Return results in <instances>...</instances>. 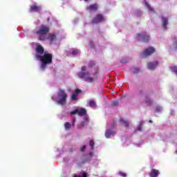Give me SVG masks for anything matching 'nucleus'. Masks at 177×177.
I'll return each mask as SVG.
<instances>
[{
	"instance_id": "nucleus-1",
	"label": "nucleus",
	"mask_w": 177,
	"mask_h": 177,
	"mask_svg": "<svg viewBox=\"0 0 177 177\" xmlns=\"http://www.w3.org/2000/svg\"><path fill=\"white\" fill-rule=\"evenodd\" d=\"M50 31V28H49V26L46 25H41L40 26L37 27L34 30L33 34L37 36V39L39 41H46V39H47L48 42H50V44H52V42L57 41V36L55 32L48 34ZM46 35H48V37H46Z\"/></svg>"
},
{
	"instance_id": "nucleus-2",
	"label": "nucleus",
	"mask_w": 177,
	"mask_h": 177,
	"mask_svg": "<svg viewBox=\"0 0 177 177\" xmlns=\"http://www.w3.org/2000/svg\"><path fill=\"white\" fill-rule=\"evenodd\" d=\"M35 57L37 60H40V62H41V68L44 71L46 68L48 64H52L53 55L46 53L42 55H35Z\"/></svg>"
},
{
	"instance_id": "nucleus-3",
	"label": "nucleus",
	"mask_w": 177,
	"mask_h": 177,
	"mask_svg": "<svg viewBox=\"0 0 177 177\" xmlns=\"http://www.w3.org/2000/svg\"><path fill=\"white\" fill-rule=\"evenodd\" d=\"M87 68L86 66H82L81 67V72L77 73L79 78L81 80H84L88 84H92V82H95L96 79L92 76H91V73L88 71H86Z\"/></svg>"
},
{
	"instance_id": "nucleus-4",
	"label": "nucleus",
	"mask_w": 177,
	"mask_h": 177,
	"mask_svg": "<svg viewBox=\"0 0 177 177\" xmlns=\"http://www.w3.org/2000/svg\"><path fill=\"white\" fill-rule=\"evenodd\" d=\"M58 93V100H57V104H60V106H66L67 103V93L64 91V90L59 88Z\"/></svg>"
},
{
	"instance_id": "nucleus-5",
	"label": "nucleus",
	"mask_w": 177,
	"mask_h": 177,
	"mask_svg": "<svg viewBox=\"0 0 177 177\" xmlns=\"http://www.w3.org/2000/svg\"><path fill=\"white\" fill-rule=\"evenodd\" d=\"M88 68H93L94 71L92 73L93 77H96V75L99 74V71H100L99 66L96 65V61L95 60H91L88 63Z\"/></svg>"
},
{
	"instance_id": "nucleus-6",
	"label": "nucleus",
	"mask_w": 177,
	"mask_h": 177,
	"mask_svg": "<svg viewBox=\"0 0 177 177\" xmlns=\"http://www.w3.org/2000/svg\"><path fill=\"white\" fill-rule=\"evenodd\" d=\"M156 52V48L153 46H149L147 48H145L142 53L140 54V57L142 59H145L147 57V56H150L151 55H153Z\"/></svg>"
},
{
	"instance_id": "nucleus-7",
	"label": "nucleus",
	"mask_w": 177,
	"mask_h": 177,
	"mask_svg": "<svg viewBox=\"0 0 177 177\" xmlns=\"http://www.w3.org/2000/svg\"><path fill=\"white\" fill-rule=\"evenodd\" d=\"M137 39L138 41H142V42L147 43L150 41V35L146 32H142L137 35Z\"/></svg>"
},
{
	"instance_id": "nucleus-8",
	"label": "nucleus",
	"mask_w": 177,
	"mask_h": 177,
	"mask_svg": "<svg viewBox=\"0 0 177 177\" xmlns=\"http://www.w3.org/2000/svg\"><path fill=\"white\" fill-rule=\"evenodd\" d=\"M103 21H104V17L102 14H97L95 17L91 20L92 24H99Z\"/></svg>"
},
{
	"instance_id": "nucleus-9",
	"label": "nucleus",
	"mask_w": 177,
	"mask_h": 177,
	"mask_svg": "<svg viewBox=\"0 0 177 177\" xmlns=\"http://www.w3.org/2000/svg\"><path fill=\"white\" fill-rule=\"evenodd\" d=\"M97 9H99V5L97 3L91 4L86 7V10H89V12H97Z\"/></svg>"
},
{
	"instance_id": "nucleus-10",
	"label": "nucleus",
	"mask_w": 177,
	"mask_h": 177,
	"mask_svg": "<svg viewBox=\"0 0 177 177\" xmlns=\"http://www.w3.org/2000/svg\"><path fill=\"white\" fill-rule=\"evenodd\" d=\"M36 55L39 56H42L45 53V48H44L41 45H38L36 48Z\"/></svg>"
},
{
	"instance_id": "nucleus-11",
	"label": "nucleus",
	"mask_w": 177,
	"mask_h": 177,
	"mask_svg": "<svg viewBox=\"0 0 177 177\" xmlns=\"http://www.w3.org/2000/svg\"><path fill=\"white\" fill-rule=\"evenodd\" d=\"M158 66V61H154L153 62H149L147 67L149 70H156V68Z\"/></svg>"
},
{
	"instance_id": "nucleus-12",
	"label": "nucleus",
	"mask_w": 177,
	"mask_h": 177,
	"mask_svg": "<svg viewBox=\"0 0 177 177\" xmlns=\"http://www.w3.org/2000/svg\"><path fill=\"white\" fill-rule=\"evenodd\" d=\"M42 10V7L37 4L30 6V12H41Z\"/></svg>"
},
{
	"instance_id": "nucleus-13",
	"label": "nucleus",
	"mask_w": 177,
	"mask_h": 177,
	"mask_svg": "<svg viewBox=\"0 0 177 177\" xmlns=\"http://www.w3.org/2000/svg\"><path fill=\"white\" fill-rule=\"evenodd\" d=\"M160 174V171L158 169H152L149 173L150 177H158V175Z\"/></svg>"
},
{
	"instance_id": "nucleus-14",
	"label": "nucleus",
	"mask_w": 177,
	"mask_h": 177,
	"mask_svg": "<svg viewBox=\"0 0 177 177\" xmlns=\"http://www.w3.org/2000/svg\"><path fill=\"white\" fill-rule=\"evenodd\" d=\"M77 114L80 117H84V115H86V109L84 108H77Z\"/></svg>"
},
{
	"instance_id": "nucleus-15",
	"label": "nucleus",
	"mask_w": 177,
	"mask_h": 177,
	"mask_svg": "<svg viewBox=\"0 0 177 177\" xmlns=\"http://www.w3.org/2000/svg\"><path fill=\"white\" fill-rule=\"evenodd\" d=\"M167 26H168V18L162 17V27H163L165 30H167Z\"/></svg>"
},
{
	"instance_id": "nucleus-16",
	"label": "nucleus",
	"mask_w": 177,
	"mask_h": 177,
	"mask_svg": "<svg viewBox=\"0 0 177 177\" xmlns=\"http://www.w3.org/2000/svg\"><path fill=\"white\" fill-rule=\"evenodd\" d=\"M111 135H115V131L111 130L110 129H107L105 132V137L109 139Z\"/></svg>"
},
{
	"instance_id": "nucleus-17",
	"label": "nucleus",
	"mask_w": 177,
	"mask_h": 177,
	"mask_svg": "<svg viewBox=\"0 0 177 177\" xmlns=\"http://www.w3.org/2000/svg\"><path fill=\"white\" fill-rule=\"evenodd\" d=\"M145 104H147V106H151V104H153V100H151L150 97H149V95H145Z\"/></svg>"
},
{
	"instance_id": "nucleus-18",
	"label": "nucleus",
	"mask_w": 177,
	"mask_h": 177,
	"mask_svg": "<svg viewBox=\"0 0 177 177\" xmlns=\"http://www.w3.org/2000/svg\"><path fill=\"white\" fill-rule=\"evenodd\" d=\"M88 122H89V120H88V118H86L85 121L82 122L80 124H77L78 129H82V128H84L85 127V124H88Z\"/></svg>"
},
{
	"instance_id": "nucleus-19",
	"label": "nucleus",
	"mask_w": 177,
	"mask_h": 177,
	"mask_svg": "<svg viewBox=\"0 0 177 177\" xmlns=\"http://www.w3.org/2000/svg\"><path fill=\"white\" fill-rule=\"evenodd\" d=\"M120 122L122 124V125H124L126 128H128L129 127V122L127 120H125L124 118H120Z\"/></svg>"
},
{
	"instance_id": "nucleus-20",
	"label": "nucleus",
	"mask_w": 177,
	"mask_h": 177,
	"mask_svg": "<svg viewBox=\"0 0 177 177\" xmlns=\"http://www.w3.org/2000/svg\"><path fill=\"white\" fill-rule=\"evenodd\" d=\"M145 6L146 8H147V9L149 10V12H151V13H155L156 11H154V8H153L150 4H149V3H147V1H145Z\"/></svg>"
},
{
	"instance_id": "nucleus-21",
	"label": "nucleus",
	"mask_w": 177,
	"mask_h": 177,
	"mask_svg": "<svg viewBox=\"0 0 177 177\" xmlns=\"http://www.w3.org/2000/svg\"><path fill=\"white\" fill-rule=\"evenodd\" d=\"M64 128H65L66 131H71V124H70V122H65Z\"/></svg>"
},
{
	"instance_id": "nucleus-22",
	"label": "nucleus",
	"mask_w": 177,
	"mask_h": 177,
	"mask_svg": "<svg viewBox=\"0 0 177 177\" xmlns=\"http://www.w3.org/2000/svg\"><path fill=\"white\" fill-rule=\"evenodd\" d=\"M92 157H93V153L90 152L88 153V158H86V160L84 161V162H88V161H91V160H92Z\"/></svg>"
},
{
	"instance_id": "nucleus-23",
	"label": "nucleus",
	"mask_w": 177,
	"mask_h": 177,
	"mask_svg": "<svg viewBox=\"0 0 177 177\" xmlns=\"http://www.w3.org/2000/svg\"><path fill=\"white\" fill-rule=\"evenodd\" d=\"M80 93H82V91L80 88H77L73 93V95H75V96H78Z\"/></svg>"
},
{
	"instance_id": "nucleus-24",
	"label": "nucleus",
	"mask_w": 177,
	"mask_h": 177,
	"mask_svg": "<svg viewBox=\"0 0 177 177\" xmlns=\"http://www.w3.org/2000/svg\"><path fill=\"white\" fill-rule=\"evenodd\" d=\"M81 51H80V50L78 49H75L72 51L71 55H73V56H75L77 55H78L79 53H80Z\"/></svg>"
},
{
	"instance_id": "nucleus-25",
	"label": "nucleus",
	"mask_w": 177,
	"mask_h": 177,
	"mask_svg": "<svg viewBox=\"0 0 177 177\" xmlns=\"http://www.w3.org/2000/svg\"><path fill=\"white\" fill-rule=\"evenodd\" d=\"M89 107H96V102L93 100H91L88 103Z\"/></svg>"
},
{
	"instance_id": "nucleus-26",
	"label": "nucleus",
	"mask_w": 177,
	"mask_h": 177,
	"mask_svg": "<svg viewBox=\"0 0 177 177\" xmlns=\"http://www.w3.org/2000/svg\"><path fill=\"white\" fill-rule=\"evenodd\" d=\"M171 71H172V73H175L177 75V66L171 67Z\"/></svg>"
},
{
	"instance_id": "nucleus-27",
	"label": "nucleus",
	"mask_w": 177,
	"mask_h": 177,
	"mask_svg": "<svg viewBox=\"0 0 177 177\" xmlns=\"http://www.w3.org/2000/svg\"><path fill=\"white\" fill-rule=\"evenodd\" d=\"M138 95H140V96L145 95V89L143 88L140 89L138 91Z\"/></svg>"
},
{
	"instance_id": "nucleus-28",
	"label": "nucleus",
	"mask_w": 177,
	"mask_h": 177,
	"mask_svg": "<svg viewBox=\"0 0 177 177\" xmlns=\"http://www.w3.org/2000/svg\"><path fill=\"white\" fill-rule=\"evenodd\" d=\"M71 99H72V100H73L74 102H77V100H78V98H77V95H74V94H72Z\"/></svg>"
},
{
	"instance_id": "nucleus-29",
	"label": "nucleus",
	"mask_w": 177,
	"mask_h": 177,
	"mask_svg": "<svg viewBox=\"0 0 177 177\" xmlns=\"http://www.w3.org/2000/svg\"><path fill=\"white\" fill-rule=\"evenodd\" d=\"M75 114H78V109H76L75 111L71 112V115H75Z\"/></svg>"
},
{
	"instance_id": "nucleus-30",
	"label": "nucleus",
	"mask_w": 177,
	"mask_h": 177,
	"mask_svg": "<svg viewBox=\"0 0 177 177\" xmlns=\"http://www.w3.org/2000/svg\"><path fill=\"white\" fill-rule=\"evenodd\" d=\"M118 175H120V176L127 177L126 173H124V172H122V171H120V172L118 173Z\"/></svg>"
},
{
	"instance_id": "nucleus-31",
	"label": "nucleus",
	"mask_w": 177,
	"mask_h": 177,
	"mask_svg": "<svg viewBox=\"0 0 177 177\" xmlns=\"http://www.w3.org/2000/svg\"><path fill=\"white\" fill-rule=\"evenodd\" d=\"M74 177H81V176H77L76 175V176H74ZM82 177H88V174L85 173V172H83Z\"/></svg>"
},
{
	"instance_id": "nucleus-32",
	"label": "nucleus",
	"mask_w": 177,
	"mask_h": 177,
	"mask_svg": "<svg viewBox=\"0 0 177 177\" xmlns=\"http://www.w3.org/2000/svg\"><path fill=\"white\" fill-rule=\"evenodd\" d=\"M89 145L91 147H93L95 146V142L93 141V140H91L90 142H89Z\"/></svg>"
},
{
	"instance_id": "nucleus-33",
	"label": "nucleus",
	"mask_w": 177,
	"mask_h": 177,
	"mask_svg": "<svg viewBox=\"0 0 177 177\" xmlns=\"http://www.w3.org/2000/svg\"><path fill=\"white\" fill-rule=\"evenodd\" d=\"M111 106H118V101H113L111 104Z\"/></svg>"
},
{
	"instance_id": "nucleus-34",
	"label": "nucleus",
	"mask_w": 177,
	"mask_h": 177,
	"mask_svg": "<svg viewBox=\"0 0 177 177\" xmlns=\"http://www.w3.org/2000/svg\"><path fill=\"white\" fill-rule=\"evenodd\" d=\"M86 149V145H83L81 148H80V151L84 152L85 151V149Z\"/></svg>"
},
{
	"instance_id": "nucleus-35",
	"label": "nucleus",
	"mask_w": 177,
	"mask_h": 177,
	"mask_svg": "<svg viewBox=\"0 0 177 177\" xmlns=\"http://www.w3.org/2000/svg\"><path fill=\"white\" fill-rule=\"evenodd\" d=\"M89 46L91 48H95V43H93V41H91L90 43H89Z\"/></svg>"
},
{
	"instance_id": "nucleus-36",
	"label": "nucleus",
	"mask_w": 177,
	"mask_h": 177,
	"mask_svg": "<svg viewBox=\"0 0 177 177\" xmlns=\"http://www.w3.org/2000/svg\"><path fill=\"white\" fill-rule=\"evenodd\" d=\"M161 110H162V108H161V106H157L156 109V111H157L158 113H160Z\"/></svg>"
},
{
	"instance_id": "nucleus-37",
	"label": "nucleus",
	"mask_w": 177,
	"mask_h": 177,
	"mask_svg": "<svg viewBox=\"0 0 177 177\" xmlns=\"http://www.w3.org/2000/svg\"><path fill=\"white\" fill-rule=\"evenodd\" d=\"M173 46H174V49H177V41H176L173 43Z\"/></svg>"
},
{
	"instance_id": "nucleus-38",
	"label": "nucleus",
	"mask_w": 177,
	"mask_h": 177,
	"mask_svg": "<svg viewBox=\"0 0 177 177\" xmlns=\"http://www.w3.org/2000/svg\"><path fill=\"white\" fill-rule=\"evenodd\" d=\"M138 16H140L142 15V12L139 10H137Z\"/></svg>"
},
{
	"instance_id": "nucleus-39",
	"label": "nucleus",
	"mask_w": 177,
	"mask_h": 177,
	"mask_svg": "<svg viewBox=\"0 0 177 177\" xmlns=\"http://www.w3.org/2000/svg\"><path fill=\"white\" fill-rule=\"evenodd\" d=\"M75 122H76V120H75V119H73V120L72 125H75Z\"/></svg>"
},
{
	"instance_id": "nucleus-40",
	"label": "nucleus",
	"mask_w": 177,
	"mask_h": 177,
	"mask_svg": "<svg viewBox=\"0 0 177 177\" xmlns=\"http://www.w3.org/2000/svg\"><path fill=\"white\" fill-rule=\"evenodd\" d=\"M139 71H140L139 68H136L134 73H139Z\"/></svg>"
},
{
	"instance_id": "nucleus-41",
	"label": "nucleus",
	"mask_w": 177,
	"mask_h": 177,
	"mask_svg": "<svg viewBox=\"0 0 177 177\" xmlns=\"http://www.w3.org/2000/svg\"><path fill=\"white\" fill-rule=\"evenodd\" d=\"M112 127H113V128H114V127H115V122H113Z\"/></svg>"
},
{
	"instance_id": "nucleus-42",
	"label": "nucleus",
	"mask_w": 177,
	"mask_h": 177,
	"mask_svg": "<svg viewBox=\"0 0 177 177\" xmlns=\"http://www.w3.org/2000/svg\"><path fill=\"white\" fill-rule=\"evenodd\" d=\"M70 151H71V153H73V148H71V149H70Z\"/></svg>"
},
{
	"instance_id": "nucleus-43",
	"label": "nucleus",
	"mask_w": 177,
	"mask_h": 177,
	"mask_svg": "<svg viewBox=\"0 0 177 177\" xmlns=\"http://www.w3.org/2000/svg\"><path fill=\"white\" fill-rule=\"evenodd\" d=\"M138 131H142V128L139 127V128L138 129Z\"/></svg>"
},
{
	"instance_id": "nucleus-44",
	"label": "nucleus",
	"mask_w": 177,
	"mask_h": 177,
	"mask_svg": "<svg viewBox=\"0 0 177 177\" xmlns=\"http://www.w3.org/2000/svg\"><path fill=\"white\" fill-rule=\"evenodd\" d=\"M84 2H89V1H91V0H84Z\"/></svg>"
},
{
	"instance_id": "nucleus-45",
	"label": "nucleus",
	"mask_w": 177,
	"mask_h": 177,
	"mask_svg": "<svg viewBox=\"0 0 177 177\" xmlns=\"http://www.w3.org/2000/svg\"><path fill=\"white\" fill-rule=\"evenodd\" d=\"M51 99H52L53 100H55V97H52Z\"/></svg>"
},
{
	"instance_id": "nucleus-46",
	"label": "nucleus",
	"mask_w": 177,
	"mask_h": 177,
	"mask_svg": "<svg viewBox=\"0 0 177 177\" xmlns=\"http://www.w3.org/2000/svg\"><path fill=\"white\" fill-rule=\"evenodd\" d=\"M149 122H151H151H153V121H151V120H149Z\"/></svg>"
},
{
	"instance_id": "nucleus-47",
	"label": "nucleus",
	"mask_w": 177,
	"mask_h": 177,
	"mask_svg": "<svg viewBox=\"0 0 177 177\" xmlns=\"http://www.w3.org/2000/svg\"><path fill=\"white\" fill-rule=\"evenodd\" d=\"M175 153H176V154H177V149L176 150Z\"/></svg>"
}]
</instances>
